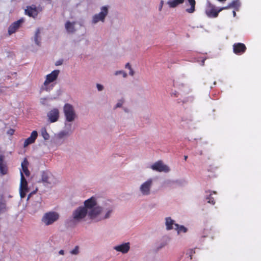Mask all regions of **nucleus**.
Instances as JSON below:
<instances>
[{
	"mask_svg": "<svg viewBox=\"0 0 261 261\" xmlns=\"http://www.w3.org/2000/svg\"><path fill=\"white\" fill-rule=\"evenodd\" d=\"M60 217L59 213L54 211L47 212L43 216L41 221L45 225H50L57 221Z\"/></svg>",
	"mask_w": 261,
	"mask_h": 261,
	"instance_id": "2",
	"label": "nucleus"
},
{
	"mask_svg": "<svg viewBox=\"0 0 261 261\" xmlns=\"http://www.w3.org/2000/svg\"><path fill=\"white\" fill-rule=\"evenodd\" d=\"M88 214L87 210L83 207L80 206L72 213L73 220L76 222H81Z\"/></svg>",
	"mask_w": 261,
	"mask_h": 261,
	"instance_id": "4",
	"label": "nucleus"
},
{
	"mask_svg": "<svg viewBox=\"0 0 261 261\" xmlns=\"http://www.w3.org/2000/svg\"><path fill=\"white\" fill-rule=\"evenodd\" d=\"M113 212V209L112 208H109L107 210V212L105 216H100V218H99L97 220H101L103 219H107L110 217L111 214Z\"/></svg>",
	"mask_w": 261,
	"mask_h": 261,
	"instance_id": "28",
	"label": "nucleus"
},
{
	"mask_svg": "<svg viewBox=\"0 0 261 261\" xmlns=\"http://www.w3.org/2000/svg\"><path fill=\"white\" fill-rule=\"evenodd\" d=\"M223 10V7L217 9L215 6L208 2L207 3L205 12L208 17L216 18L218 16L219 13Z\"/></svg>",
	"mask_w": 261,
	"mask_h": 261,
	"instance_id": "3",
	"label": "nucleus"
},
{
	"mask_svg": "<svg viewBox=\"0 0 261 261\" xmlns=\"http://www.w3.org/2000/svg\"><path fill=\"white\" fill-rule=\"evenodd\" d=\"M40 30L39 29H37L36 31V33H35L34 39H35V42L36 44L39 46L40 45Z\"/></svg>",
	"mask_w": 261,
	"mask_h": 261,
	"instance_id": "27",
	"label": "nucleus"
},
{
	"mask_svg": "<svg viewBox=\"0 0 261 261\" xmlns=\"http://www.w3.org/2000/svg\"><path fill=\"white\" fill-rule=\"evenodd\" d=\"M60 73V71L59 70H55L53 71L50 73L46 75L45 80L43 84L40 88V90L41 91H49L51 90L54 86L49 85L51 83L54 82L56 81L58 79Z\"/></svg>",
	"mask_w": 261,
	"mask_h": 261,
	"instance_id": "1",
	"label": "nucleus"
},
{
	"mask_svg": "<svg viewBox=\"0 0 261 261\" xmlns=\"http://www.w3.org/2000/svg\"><path fill=\"white\" fill-rule=\"evenodd\" d=\"M41 180L42 182L47 184H54L56 182L57 179L51 173L48 171H43L42 173Z\"/></svg>",
	"mask_w": 261,
	"mask_h": 261,
	"instance_id": "7",
	"label": "nucleus"
},
{
	"mask_svg": "<svg viewBox=\"0 0 261 261\" xmlns=\"http://www.w3.org/2000/svg\"><path fill=\"white\" fill-rule=\"evenodd\" d=\"M232 13H233V17H235L236 16V12L234 11H233Z\"/></svg>",
	"mask_w": 261,
	"mask_h": 261,
	"instance_id": "44",
	"label": "nucleus"
},
{
	"mask_svg": "<svg viewBox=\"0 0 261 261\" xmlns=\"http://www.w3.org/2000/svg\"><path fill=\"white\" fill-rule=\"evenodd\" d=\"M41 135L45 140H48L49 138V135L47 133V130L45 127H43L41 130Z\"/></svg>",
	"mask_w": 261,
	"mask_h": 261,
	"instance_id": "31",
	"label": "nucleus"
},
{
	"mask_svg": "<svg viewBox=\"0 0 261 261\" xmlns=\"http://www.w3.org/2000/svg\"><path fill=\"white\" fill-rule=\"evenodd\" d=\"M174 229L177 230V233L179 234L181 232H186L187 231V228L183 225H179L178 224H174Z\"/></svg>",
	"mask_w": 261,
	"mask_h": 261,
	"instance_id": "26",
	"label": "nucleus"
},
{
	"mask_svg": "<svg viewBox=\"0 0 261 261\" xmlns=\"http://www.w3.org/2000/svg\"><path fill=\"white\" fill-rule=\"evenodd\" d=\"M23 21L24 19L23 18H21L10 25L8 29L9 34L11 35L13 33H14Z\"/></svg>",
	"mask_w": 261,
	"mask_h": 261,
	"instance_id": "13",
	"label": "nucleus"
},
{
	"mask_svg": "<svg viewBox=\"0 0 261 261\" xmlns=\"http://www.w3.org/2000/svg\"><path fill=\"white\" fill-rule=\"evenodd\" d=\"M152 180L149 179L144 182L140 187V191L143 195H147L150 194V189L152 185Z\"/></svg>",
	"mask_w": 261,
	"mask_h": 261,
	"instance_id": "12",
	"label": "nucleus"
},
{
	"mask_svg": "<svg viewBox=\"0 0 261 261\" xmlns=\"http://www.w3.org/2000/svg\"><path fill=\"white\" fill-rule=\"evenodd\" d=\"M38 137V133L36 130H33L31 134V136L25 140L23 144V147H26L30 144L35 142L36 139Z\"/></svg>",
	"mask_w": 261,
	"mask_h": 261,
	"instance_id": "14",
	"label": "nucleus"
},
{
	"mask_svg": "<svg viewBox=\"0 0 261 261\" xmlns=\"http://www.w3.org/2000/svg\"><path fill=\"white\" fill-rule=\"evenodd\" d=\"M75 22H71L69 21H67L65 24V27L67 32L69 33H72L75 31L74 25Z\"/></svg>",
	"mask_w": 261,
	"mask_h": 261,
	"instance_id": "21",
	"label": "nucleus"
},
{
	"mask_svg": "<svg viewBox=\"0 0 261 261\" xmlns=\"http://www.w3.org/2000/svg\"><path fill=\"white\" fill-rule=\"evenodd\" d=\"M118 74H122V75H123V76L124 77H126V76H127V74H126V73H125L124 71H122V70H120V71H117L115 72V75H118Z\"/></svg>",
	"mask_w": 261,
	"mask_h": 261,
	"instance_id": "34",
	"label": "nucleus"
},
{
	"mask_svg": "<svg viewBox=\"0 0 261 261\" xmlns=\"http://www.w3.org/2000/svg\"><path fill=\"white\" fill-rule=\"evenodd\" d=\"M213 193L216 194L217 192L215 191H213L211 192H210V194L207 197H206V199L207 200L208 203L214 205L215 203V201L214 200V198L212 197V195Z\"/></svg>",
	"mask_w": 261,
	"mask_h": 261,
	"instance_id": "29",
	"label": "nucleus"
},
{
	"mask_svg": "<svg viewBox=\"0 0 261 261\" xmlns=\"http://www.w3.org/2000/svg\"><path fill=\"white\" fill-rule=\"evenodd\" d=\"M184 0H172L168 2V4L170 8H175L178 5L184 3Z\"/></svg>",
	"mask_w": 261,
	"mask_h": 261,
	"instance_id": "24",
	"label": "nucleus"
},
{
	"mask_svg": "<svg viewBox=\"0 0 261 261\" xmlns=\"http://www.w3.org/2000/svg\"><path fill=\"white\" fill-rule=\"evenodd\" d=\"M62 64V61H58L56 63L55 65L56 66H59V65H61Z\"/></svg>",
	"mask_w": 261,
	"mask_h": 261,
	"instance_id": "39",
	"label": "nucleus"
},
{
	"mask_svg": "<svg viewBox=\"0 0 261 261\" xmlns=\"http://www.w3.org/2000/svg\"><path fill=\"white\" fill-rule=\"evenodd\" d=\"M153 170L158 172H168L169 171V168L166 165H164L162 161H159L154 163L151 167Z\"/></svg>",
	"mask_w": 261,
	"mask_h": 261,
	"instance_id": "8",
	"label": "nucleus"
},
{
	"mask_svg": "<svg viewBox=\"0 0 261 261\" xmlns=\"http://www.w3.org/2000/svg\"><path fill=\"white\" fill-rule=\"evenodd\" d=\"M20 175H21V180H20V189L24 190L25 191H28V182L25 178L24 175L23 174V173L20 171Z\"/></svg>",
	"mask_w": 261,
	"mask_h": 261,
	"instance_id": "19",
	"label": "nucleus"
},
{
	"mask_svg": "<svg viewBox=\"0 0 261 261\" xmlns=\"http://www.w3.org/2000/svg\"><path fill=\"white\" fill-rule=\"evenodd\" d=\"M6 211V203L5 200L0 199V213L5 212Z\"/></svg>",
	"mask_w": 261,
	"mask_h": 261,
	"instance_id": "30",
	"label": "nucleus"
},
{
	"mask_svg": "<svg viewBox=\"0 0 261 261\" xmlns=\"http://www.w3.org/2000/svg\"><path fill=\"white\" fill-rule=\"evenodd\" d=\"M240 6L239 0H234L231 3H229L227 6L224 7V10L228 9L230 8H238Z\"/></svg>",
	"mask_w": 261,
	"mask_h": 261,
	"instance_id": "25",
	"label": "nucleus"
},
{
	"mask_svg": "<svg viewBox=\"0 0 261 261\" xmlns=\"http://www.w3.org/2000/svg\"><path fill=\"white\" fill-rule=\"evenodd\" d=\"M28 191H25L24 190L20 189V195L21 198H24L25 196L26 193L28 192Z\"/></svg>",
	"mask_w": 261,
	"mask_h": 261,
	"instance_id": "33",
	"label": "nucleus"
},
{
	"mask_svg": "<svg viewBox=\"0 0 261 261\" xmlns=\"http://www.w3.org/2000/svg\"><path fill=\"white\" fill-rule=\"evenodd\" d=\"M188 2L190 6V8L186 9V11L189 13H193L195 11V0H188Z\"/></svg>",
	"mask_w": 261,
	"mask_h": 261,
	"instance_id": "22",
	"label": "nucleus"
},
{
	"mask_svg": "<svg viewBox=\"0 0 261 261\" xmlns=\"http://www.w3.org/2000/svg\"><path fill=\"white\" fill-rule=\"evenodd\" d=\"M102 212V207L99 206H96V207H94L93 208L91 209L90 211H89L88 212V214L90 219H95L98 217H100Z\"/></svg>",
	"mask_w": 261,
	"mask_h": 261,
	"instance_id": "9",
	"label": "nucleus"
},
{
	"mask_svg": "<svg viewBox=\"0 0 261 261\" xmlns=\"http://www.w3.org/2000/svg\"><path fill=\"white\" fill-rule=\"evenodd\" d=\"M162 8V5H161V6H160V10H161Z\"/></svg>",
	"mask_w": 261,
	"mask_h": 261,
	"instance_id": "46",
	"label": "nucleus"
},
{
	"mask_svg": "<svg viewBox=\"0 0 261 261\" xmlns=\"http://www.w3.org/2000/svg\"><path fill=\"white\" fill-rule=\"evenodd\" d=\"M247 50L246 45L242 43H236L233 45V51L237 55L243 54Z\"/></svg>",
	"mask_w": 261,
	"mask_h": 261,
	"instance_id": "10",
	"label": "nucleus"
},
{
	"mask_svg": "<svg viewBox=\"0 0 261 261\" xmlns=\"http://www.w3.org/2000/svg\"><path fill=\"white\" fill-rule=\"evenodd\" d=\"M97 88L98 91H101L103 88V86L99 84H97Z\"/></svg>",
	"mask_w": 261,
	"mask_h": 261,
	"instance_id": "36",
	"label": "nucleus"
},
{
	"mask_svg": "<svg viewBox=\"0 0 261 261\" xmlns=\"http://www.w3.org/2000/svg\"><path fill=\"white\" fill-rule=\"evenodd\" d=\"M8 171L7 167L4 161V156L0 155V171L3 175L7 174Z\"/></svg>",
	"mask_w": 261,
	"mask_h": 261,
	"instance_id": "20",
	"label": "nucleus"
},
{
	"mask_svg": "<svg viewBox=\"0 0 261 261\" xmlns=\"http://www.w3.org/2000/svg\"><path fill=\"white\" fill-rule=\"evenodd\" d=\"M178 93L177 92H175L172 93L171 95L174 96V97H177Z\"/></svg>",
	"mask_w": 261,
	"mask_h": 261,
	"instance_id": "41",
	"label": "nucleus"
},
{
	"mask_svg": "<svg viewBox=\"0 0 261 261\" xmlns=\"http://www.w3.org/2000/svg\"><path fill=\"white\" fill-rule=\"evenodd\" d=\"M59 254H61V255H63V254H64V250H61L59 251Z\"/></svg>",
	"mask_w": 261,
	"mask_h": 261,
	"instance_id": "43",
	"label": "nucleus"
},
{
	"mask_svg": "<svg viewBox=\"0 0 261 261\" xmlns=\"http://www.w3.org/2000/svg\"><path fill=\"white\" fill-rule=\"evenodd\" d=\"M122 103L123 102L122 101H119L118 102L116 105V107H115V108H119V107H121L122 105Z\"/></svg>",
	"mask_w": 261,
	"mask_h": 261,
	"instance_id": "37",
	"label": "nucleus"
},
{
	"mask_svg": "<svg viewBox=\"0 0 261 261\" xmlns=\"http://www.w3.org/2000/svg\"><path fill=\"white\" fill-rule=\"evenodd\" d=\"M49 121L51 123L57 121L59 118V111L57 108H54L51 110L47 115Z\"/></svg>",
	"mask_w": 261,
	"mask_h": 261,
	"instance_id": "11",
	"label": "nucleus"
},
{
	"mask_svg": "<svg viewBox=\"0 0 261 261\" xmlns=\"http://www.w3.org/2000/svg\"><path fill=\"white\" fill-rule=\"evenodd\" d=\"M125 68H128V69H130L132 67H131V66L129 64V63H127L126 65H125Z\"/></svg>",
	"mask_w": 261,
	"mask_h": 261,
	"instance_id": "40",
	"label": "nucleus"
},
{
	"mask_svg": "<svg viewBox=\"0 0 261 261\" xmlns=\"http://www.w3.org/2000/svg\"><path fill=\"white\" fill-rule=\"evenodd\" d=\"M129 74L133 76L134 75V71H133V70L132 69V68H131L130 69H129Z\"/></svg>",
	"mask_w": 261,
	"mask_h": 261,
	"instance_id": "38",
	"label": "nucleus"
},
{
	"mask_svg": "<svg viewBox=\"0 0 261 261\" xmlns=\"http://www.w3.org/2000/svg\"><path fill=\"white\" fill-rule=\"evenodd\" d=\"M25 13L30 17L35 18L38 15V12L35 5L27 6Z\"/></svg>",
	"mask_w": 261,
	"mask_h": 261,
	"instance_id": "15",
	"label": "nucleus"
},
{
	"mask_svg": "<svg viewBox=\"0 0 261 261\" xmlns=\"http://www.w3.org/2000/svg\"><path fill=\"white\" fill-rule=\"evenodd\" d=\"M187 158H188V156L185 155V156H184L185 160H186L187 159Z\"/></svg>",
	"mask_w": 261,
	"mask_h": 261,
	"instance_id": "45",
	"label": "nucleus"
},
{
	"mask_svg": "<svg viewBox=\"0 0 261 261\" xmlns=\"http://www.w3.org/2000/svg\"><path fill=\"white\" fill-rule=\"evenodd\" d=\"M175 224L174 221L170 217L166 219V225L168 230L174 228Z\"/></svg>",
	"mask_w": 261,
	"mask_h": 261,
	"instance_id": "23",
	"label": "nucleus"
},
{
	"mask_svg": "<svg viewBox=\"0 0 261 261\" xmlns=\"http://www.w3.org/2000/svg\"><path fill=\"white\" fill-rule=\"evenodd\" d=\"M79 252V247L76 246L71 251V253L73 254H77Z\"/></svg>",
	"mask_w": 261,
	"mask_h": 261,
	"instance_id": "35",
	"label": "nucleus"
},
{
	"mask_svg": "<svg viewBox=\"0 0 261 261\" xmlns=\"http://www.w3.org/2000/svg\"><path fill=\"white\" fill-rule=\"evenodd\" d=\"M67 134V133H66L65 132H63L60 133L59 135L61 136H64V135H66Z\"/></svg>",
	"mask_w": 261,
	"mask_h": 261,
	"instance_id": "42",
	"label": "nucleus"
},
{
	"mask_svg": "<svg viewBox=\"0 0 261 261\" xmlns=\"http://www.w3.org/2000/svg\"><path fill=\"white\" fill-rule=\"evenodd\" d=\"M63 111L67 121L72 122L74 121L76 117V114L71 105L66 103L64 106Z\"/></svg>",
	"mask_w": 261,
	"mask_h": 261,
	"instance_id": "5",
	"label": "nucleus"
},
{
	"mask_svg": "<svg viewBox=\"0 0 261 261\" xmlns=\"http://www.w3.org/2000/svg\"><path fill=\"white\" fill-rule=\"evenodd\" d=\"M130 248L129 243H125L114 247V249L117 251L122 252V253H126L128 252Z\"/></svg>",
	"mask_w": 261,
	"mask_h": 261,
	"instance_id": "17",
	"label": "nucleus"
},
{
	"mask_svg": "<svg viewBox=\"0 0 261 261\" xmlns=\"http://www.w3.org/2000/svg\"><path fill=\"white\" fill-rule=\"evenodd\" d=\"M195 253V251L194 249H190L187 251L186 255L187 257H190V259L191 260L192 259L193 255Z\"/></svg>",
	"mask_w": 261,
	"mask_h": 261,
	"instance_id": "32",
	"label": "nucleus"
},
{
	"mask_svg": "<svg viewBox=\"0 0 261 261\" xmlns=\"http://www.w3.org/2000/svg\"><path fill=\"white\" fill-rule=\"evenodd\" d=\"M163 2L161 1V5L163 6Z\"/></svg>",
	"mask_w": 261,
	"mask_h": 261,
	"instance_id": "47",
	"label": "nucleus"
},
{
	"mask_svg": "<svg viewBox=\"0 0 261 261\" xmlns=\"http://www.w3.org/2000/svg\"><path fill=\"white\" fill-rule=\"evenodd\" d=\"M28 165H29V162L27 159H24L23 162L21 163V168L22 170L21 171L23 174L24 173L26 176H29L30 175V172L28 169Z\"/></svg>",
	"mask_w": 261,
	"mask_h": 261,
	"instance_id": "18",
	"label": "nucleus"
},
{
	"mask_svg": "<svg viewBox=\"0 0 261 261\" xmlns=\"http://www.w3.org/2000/svg\"><path fill=\"white\" fill-rule=\"evenodd\" d=\"M108 14V8L107 6L101 8V11L98 14H95L93 17L92 22L96 23L99 21H104L106 16Z\"/></svg>",
	"mask_w": 261,
	"mask_h": 261,
	"instance_id": "6",
	"label": "nucleus"
},
{
	"mask_svg": "<svg viewBox=\"0 0 261 261\" xmlns=\"http://www.w3.org/2000/svg\"><path fill=\"white\" fill-rule=\"evenodd\" d=\"M96 201L94 197H92L86 200L84 202V207L87 210V212L91 209L96 206Z\"/></svg>",
	"mask_w": 261,
	"mask_h": 261,
	"instance_id": "16",
	"label": "nucleus"
}]
</instances>
